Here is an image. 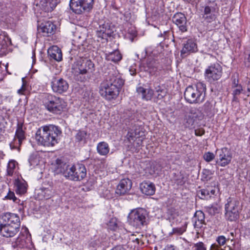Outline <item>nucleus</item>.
I'll use <instances>...</instances> for the list:
<instances>
[{"mask_svg": "<svg viewBox=\"0 0 250 250\" xmlns=\"http://www.w3.org/2000/svg\"><path fill=\"white\" fill-rule=\"evenodd\" d=\"M17 165V163L14 160H10L9 162L7 168V175L9 176L13 175Z\"/></svg>", "mask_w": 250, "mask_h": 250, "instance_id": "41", "label": "nucleus"}, {"mask_svg": "<svg viewBox=\"0 0 250 250\" xmlns=\"http://www.w3.org/2000/svg\"><path fill=\"white\" fill-rule=\"evenodd\" d=\"M138 242H139V243L138 244V247L142 246L144 244V242L139 238Z\"/></svg>", "mask_w": 250, "mask_h": 250, "instance_id": "64", "label": "nucleus"}, {"mask_svg": "<svg viewBox=\"0 0 250 250\" xmlns=\"http://www.w3.org/2000/svg\"><path fill=\"white\" fill-rule=\"evenodd\" d=\"M145 133L142 126L141 122L131 120L130 126L126 135L128 141L135 147L142 146Z\"/></svg>", "mask_w": 250, "mask_h": 250, "instance_id": "3", "label": "nucleus"}, {"mask_svg": "<svg viewBox=\"0 0 250 250\" xmlns=\"http://www.w3.org/2000/svg\"><path fill=\"white\" fill-rule=\"evenodd\" d=\"M5 198L7 199L12 200L14 202H17V201L18 200V199L16 197L14 193L11 191H9Z\"/></svg>", "mask_w": 250, "mask_h": 250, "instance_id": "50", "label": "nucleus"}, {"mask_svg": "<svg viewBox=\"0 0 250 250\" xmlns=\"http://www.w3.org/2000/svg\"><path fill=\"white\" fill-rule=\"evenodd\" d=\"M69 165L60 159H57L56 161L55 170L57 173H64Z\"/></svg>", "mask_w": 250, "mask_h": 250, "instance_id": "31", "label": "nucleus"}, {"mask_svg": "<svg viewBox=\"0 0 250 250\" xmlns=\"http://www.w3.org/2000/svg\"><path fill=\"white\" fill-rule=\"evenodd\" d=\"M211 9L209 6H206L204 8L203 16H206L207 15H209V14H211Z\"/></svg>", "mask_w": 250, "mask_h": 250, "instance_id": "58", "label": "nucleus"}, {"mask_svg": "<svg viewBox=\"0 0 250 250\" xmlns=\"http://www.w3.org/2000/svg\"><path fill=\"white\" fill-rule=\"evenodd\" d=\"M48 55L51 59L58 62L62 60V53L61 50L57 46L50 47L47 51Z\"/></svg>", "mask_w": 250, "mask_h": 250, "instance_id": "25", "label": "nucleus"}, {"mask_svg": "<svg viewBox=\"0 0 250 250\" xmlns=\"http://www.w3.org/2000/svg\"><path fill=\"white\" fill-rule=\"evenodd\" d=\"M97 36L98 38L107 40V38L110 36V33L109 30H106L103 27L100 30L97 31Z\"/></svg>", "mask_w": 250, "mask_h": 250, "instance_id": "39", "label": "nucleus"}, {"mask_svg": "<svg viewBox=\"0 0 250 250\" xmlns=\"http://www.w3.org/2000/svg\"><path fill=\"white\" fill-rule=\"evenodd\" d=\"M239 202L236 199L229 198L227 200V203L225 204V217L230 221H233L237 220L239 214Z\"/></svg>", "mask_w": 250, "mask_h": 250, "instance_id": "6", "label": "nucleus"}, {"mask_svg": "<svg viewBox=\"0 0 250 250\" xmlns=\"http://www.w3.org/2000/svg\"><path fill=\"white\" fill-rule=\"evenodd\" d=\"M215 189L212 187L204 188L198 192V196L202 199L208 200L215 194Z\"/></svg>", "mask_w": 250, "mask_h": 250, "instance_id": "26", "label": "nucleus"}, {"mask_svg": "<svg viewBox=\"0 0 250 250\" xmlns=\"http://www.w3.org/2000/svg\"><path fill=\"white\" fill-rule=\"evenodd\" d=\"M1 20L3 22H6V23H9L10 21V19L9 17H6L4 19H2Z\"/></svg>", "mask_w": 250, "mask_h": 250, "instance_id": "63", "label": "nucleus"}, {"mask_svg": "<svg viewBox=\"0 0 250 250\" xmlns=\"http://www.w3.org/2000/svg\"><path fill=\"white\" fill-rule=\"evenodd\" d=\"M203 17L208 22H211L215 19V16L212 14L207 15L206 16H203Z\"/></svg>", "mask_w": 250, "mask_h": 250, "instance_id": "52", "label": "nucleus"}, {"mask_svg": "<svg viewBox=\"0 0 250 250\" xmlns=\"http://www.w3.org/2000/svg\"><path fill=\"white\" fill-rule=\"evenodd\" d=\"M25 128L23 124L19 122L13 140L10 143V146L12 149H19L22 141L25 139Z\"/></svg>", "mask_w": 250, "mask_h": 250, "instance_id": "11", "label": "nucleus"}, {"mask_svg": "<svg viewBox=\"0 0 250 250\" xmlns=\"http://www.w3.org/2000/svg\"><path fill=\"white\" fill-rule=\"evenodd\" d=\"M206 91V85L203 83H198L194 85L187 87L184 93V97L189 104H200L205 100Z\"/></svg>", "mask_w": 250, "mask_h": 250, "instance_id": "2", "label": "nucleus"}, {"mask_svg": "<svg viewBox=\"0 0 250 250\" xmlns=\"http://www.w3.org/2000/svg\"><path fill=\"white\" fill-rule=\"evenodd\" d=\"M51 87L54 92L62 94L67 91L69 85L67 82L63 79L53 78L51 82Z\"/></svg>", "mask_w": 250, "mask_h": 250, "instance_id": "12", "label": "nucleus"}, {"mask_svg": "<svg viewBox=\"0 0 250 250\" xmlns=\"http://www.w3.org/2000/svg\"><path fill=\"white\" fill-rule=\"evenodd\" d=\"M212 106L208 102H206L204 104L205 110L207 113H208L210 112Z\"/></svg>", "mask_w": 250, "mask_h": 250, "instance_id": "55", "label": "nucleus"}, {"mask_svg": "<svg viewBox=\"0 0 250 250\" xmlns=\"http://www.w3.org/2000/svg\"><path fill=\"white\" fill-rule=\"evenodd\" d=\"M242 87L241 85L234 83L232 87V95H233V101L237 100V96L239 95L242 91Z\"/></svg>", "mask_w": 250, "mask_h": 250, "instance_id": "38", "label": "nucleus"}, {"mask_svg": "<svg viewBox=\"0 0 250 250\" xmlns=\"http://www.w3.org/2000/svg\"><path fill=\"white\" fill-rule=\"evenodd\" d=\"M142 192L147 195H152L154 194L155 187L154 185L150 182H143L140 186Z\"/></svg>", "mask_w": 250, "mask_h": 250, "instance_id": "24", "label": "nucleus"}, {"mask_svg": "<svg viewBox=\"0 0 250 250\" xmlns=\"http://www.w3.org/2000/svg\"><path fill=\"white\" fill-rule=\"evenodd\" d=\"M104 82H107L108 83L111 85L116 86L119 89L124 83V81L122 78L118 71L113 69L112 71L109 73L108 77L106 81Z\"/></svg>", "mask_w": 250, "mask_h": 250, "instance_id": "15", "label": "nucleus"}, {"mask_svg": "<svg viewBox=\"0 0 250 250\" xmlns=\"http://www.w3.org/2000/svg\"><path fill=\"white\" fill-rule=\"evenodd\" d=\"M26 90L25 84L23 83L21 87L18 90V93L20 95L24 94V92Z\"/></svg>", "mask_w": 250, "mask_h": 250, "instance_id": "56", "label": "nucleus"}, {"mask_svg": "<svg viewBox=\"0 0 250 250\" xmlns=\"http://www.w3.org/2000/svg\"><path fill=\"white\" fill-rule=\"evenodd\" d=\"M39 31L44 34V36H49L55 34L56 31V26L50 21L41 23L38 27Z\"/></svg>", "mask_w": 250, "mask_h": 250, "instance_id": "19", "label": "nucleus"}, {"mask_svg": "<svg viewBox=\"0 0 250 250\" xmlns=\"http://www.w3.org/2000/svg\"><path fill=\"white\" fill-rule=\"evenodd\" d=\"M166 94L167 90L163 85H158L155 87L153 95L158 99H163L166 95Z\"/></svg>", "mask_w": 250, "mask_h": 250, "instance_id": "34", "label": "nucleus"}, {"mask_svg": "<svg viewBox=\"0 0 250 250\" xmlns=\"http://www.w3.org/2000/svg\"><path fill=\"white\" fill-rule=\"evenodd\" d=\"M195 248L194 250H206V248L205 247V245L202 242H198L195 244L194 245Z\"/></svg>", "mask_w": 250, "mask_h": 250, "instance_id": "51", "label": "nucleus"}, {"mask_svg": "<svg viewBox=\"0 0 250 250\" xmlns=\"http://www.w3.org/2000/svg\"><path fill=\"white\" fill-rule=\"evenodd\" d=\"M172 21L182 32L187 31V21L185 15L182 13H177L172 17Z\"/></svg>", "mask_w": 250, "mask_h": 250, "instance_id": "17", "label": "nucleus"}, {"mask_svg": "<svg viewBox=\"0 0 250 250\" xmlns=\"http://www.w3.org/2000/svg\"><path fill=\"white\" fill-rule=\"evenodd\" d=\"M20 229L15 226L11 227L9 225L0 224V234L6 238L15 236L19 231Z\"/></svg>", "mask_w": 250, "mask_h": 250, "instance_id": "18", "label": "nucleus"}, {"mask_svg": "<svg viewBox=\"0 0 250 250\" xmlns=\"http://www.w3.org/2000/svg\"><path fill=\"white\" fill-rule=\"evenodd\" d=\"M44 104L48 111L55 114H60L66 106L63 99L52 94L46 96Z\"/></svg>", "mask_w": 250, "mask_h": 250, "instance_id": "4", "label": "nucleus"}, {"mask_svg": "<svg viewBox=\"0 0 250 250\" xmlns=\"http://www.w3.org/2000/svg\"><path fill=\"white\" fill-rule=\"evenodd\" d=\"M109 146L106 142H102L97 144V150L98 153L101 155H106L109 153Z\"/></svg>", "mask_w": 250, "mask_h": 250, "instance_id": "32", "label": "nucleus"}, {"mask_svg": "<svg viewBox=\"0 0 250 250\" xmlns=\"http://www.w3.org/2000/svg\"><path fill=\"white\" fill-rule=\"evenodd\" d=\"M214 171L208 169H203L202 172V180L204 181H208L212 178Z\"/></svg>", "mask_w": 250, "mask_h": 250, "instance_id": "37", "label": "nucleus"}, {"mask_svg": "<svg viewBox=\"0 0 250 250\" xmlns=\"http://www.w3.org/2000/svg\"><path fill=\"white\" fill-rule=\"evenodd\" d=\"M116 222V219L112 218L107 224L109 229L111 230H115L117 228V223Z\"/></svg>", "mask_w": 250, "mask_h": 250, "instance_id": "49", "label": "nucleus"}, {"mask_svg": "<svg viewBox=\"0 0 250 250\" xmlns=\"http://www.w3.org/2000/svg\"><path fill=\"white\" fill-rule=\"evenodd\" d=\"M148 214L146 209L137 208L132 210L128 215V221L132 226L141 228L146 225Z\"/></svg>", "mask_w": 250, "mask_h": 250, "instance_id": "5", "label": "nucleus"}, {"mask_svg": "<svg viewBox=\"0 0 250 250\" xmlns=\"http://www.w3.org/2000/svg\"><path fill=\"white\" fill-rule=\"evenodd\" d=\"M76 169L74 166H69L63 175L71 180L78 181V176L77 172H76Z\"/></svg>", "mask_w": 250, "mask_h": 250, "instance_id": "30", "label": "nucleus"}, {"mask_svg": "<svg viewBox=\"0 0 250 250\" xmlns=\"http://www.w3.org/2000/svg\"><path fill=\"white\" fill-rule=\"evenodd\" d=\"M182 45L183 48L181 50V56L183 58L198 51L197 45L192 39H188L184 41Z\"/></svg>", "mask_w": 250, "mask_h": 250, "instance_id": "13", "label": "nucleus"}, {"mask_svg": "<svg viewBox=\"0 0 250 250\" xmlns=\"http://www.w3.org/2000/svg\"><path fill=\"white\" fill-rule=\"evenodd\" d=\"M69 6L72 11L77 14L78 10V0H70Z\"/></svg>", "mask_w": 250, "mask_h": 250, "instance_id": "43", "label": "nucleus"}, {"mask_svg": "<svg viewBox=\"0 0 250 250\" xmlns=\"http://www.w3.org/2000/svg\"><path fill=\"white\" fill-rule=\"evenodd\" d=\"M195 228L200 229L205 224V214L202 211H197L192 219Z\"/></svg>", "mask_w": 250, "mask_h": 250, "instance_id": "23", "label": "nucleus"}, {"mask_svg": "<svg viewBox=\"0 0 250 250\" xmlns=\"http://www.w3.org/2000/svg\"><path fill=\"white\" fill-rule=\"evenodd\" d=\"M205 133V131L202 129H196L195 130V134L196 136H201Z\"/></svg>", "mask_w": 250, "mask_h": 250, "instance_id": "59", "label": "nucleus"}, {"mask_svg": "<svg viewBox=\"0 0 250 250\" xmlns=\"http://www.w3.org/2000/svg\"><path fill=\"white\" fill-rule=\"evenodd\" d=\"M99 93L103 97L110 101L117 98L119 94V89L104 81L100 84Z\"/></svg>", "mask_w": 250, "mask_h": 250, "instance_id": "8", "label": "nucleus"}, {"mask_svg": "<svg viewBox=\"0 0 250 250\" xmlns=\"http://www.w3.org/2000/svg\"><path fill=\"white\" fill-rule=\"evenodd\" d=\"M186 226L173 228L171 234L181 235L186 230Z\"/></svg>", "mask_w": 250, "mask_h": 250, "instance_id": "44", "label": "nucleus"}, {"mask_svg": "<svg viewBox=\"0 0 250 250\" xmlns=\"http://www.w3.org/2000/svg\"><path fill=\"white\" fill-rule=\"evenodd\" d=\"M2 223L0 224L9 225L11 227L15 226L20 229L21 223L19 216L15 213L7 212L2 216Z\"/></svg>", "mask_w": 250, "mask_h": 250, "instance_id": "14", "label": "nucleus"}, {"mask_svg": "<svg viewBox=\"0 0 250 250\" xmlns=\"http://www.w3.org/2000/svg\"><path fill=\"white\" fill-rule=\"evenodd\" d=\"M93 0H79V13L89 12L93 6Z\"/></svg>", "mask_w": 250, "mask_h": 250, "instance_id": "27", "label": "nucleus"}, {"mask_svg": "<svg viewBox=\"0 0 250 250\" xmlns=\"http://www.w3.org/2000/svg\"><path fill=\"white\" fill-rule=\"evenodd\" d=\"M208 208L210 213L213 214L218 213L221 209L220 207L217 204L211 205L210 207H208Z\"/></svg>", "mask_w": 250, "mask_h": 250, "instance_id": "45", "label": "nucleus"}, {"mask_svg": "<svg viewBox=\"0 0 250 250\" xmlns=\"http://www.w3.org/2000/svg\"><path fill=\"white\" fill-rule=\"evenodd\" d=\"M111 250H125V249L122 246H117Z\"/></svg>", "mask_w": 250, "mask_h": 250, "instance_id": "62", "label": "nucleus"}, {"mask_svg": "<svg viewBox=\"0 0 250 250\" xmlns=\"http://www.w3.org/2000/svg\"><path fill=\"white\" fill-rule=\"evenodd\" d=\"M139 241V238L136 237V235L134 234H131L129 236V243L133 242L134 244V247H138V244L139 242H138Z\"/></svg>", "mask_w": 250, "mask_h": 250, "instance_id": "46", "label": "nucleus"}, {"mask_svg": "<svg viewBox=\"0 0 250 250\" xmlns=\"http://www.w3.org/2000/svg\"><path fill=\"white\" fill-rule=\"evenodd\" d=\"M203 158L206 162H209L214 159L215 155L213 153L208 152L204 154Z\"/></svg>", "mask_w": 250, "mask_h": 250, "instance_id": "47", "label": "nucleus"}, {"mask_svg": "<svg viewBox=\"0 0 250 250\" xmlns=\"http://www.w3.org/2000/svg\"><path fill=\"white\" fill-rule=\"evenodd\" d=\"M14 185L17 193L22 194L26 191L27 184L23 179L17 178L15 180Z\"/></svg>", "mask_w": 250, "mask_h": 250, "instance_id": "29", "label": "nucleus"}, {"mask_svg": "<svg viewBox=\"0 0 250 250\" xmlns=\"http://www.w3.org/2000/svg\"><path fill=\"white\" fill-rule=\"evenodd\" d=\"M62 132L54 125H49L41 126L37 131L35 139L39 145L44 146H53L58 144L59 135Z\"/></svg>", "mask_w": 250, "mask_h": 250, "instance_id": "1", "label": "nucleus"}, {"mask_svg": "<svg viewBox=\"0 0 250 250\" xmlns=\"http://www.w3.org/2000/svg\"><path fill=\"white\" fill-rule=\"evenodd\" d=\"M57 3V0H41L38 5L42 10L49 12L53 10Z\"/></svg>", "mask_w": 250, "mask_h": 250, "instance_id": "22", "label": "nucleus"}, {"mask_svg": "<svg viewBox=\"0 0 250 250\" xmlns=\"http://www.w3.org/2000/svg\"><path fill=\"white\" fill-rule=\"evenodd\" d=\"M28 162L30 165L34 167L39 164V157L37 154H31L28 159Z\"/></svg>", "mask_w": 250, "mask_h": 250, "instance_id": "40", "label": "nucleus"}, {"mask_svg": "<svg viewBox=\"0 0 250 250\" xmlns=\"http://www.w3.org/2000/svg\"><path fill=\"white\" fill-rule=\"evenodd\" d=\"M41 194L46 199H48L51 197L53 194V189L51 188H42L41 190Z\"/></svg>", "mask_w": 250, "mask_h": 250, "instance_id": "42", "label": "nucleus"}, {"mask_svg": "<svg viewBox=\"0 0 250 250\" xmlns=\"http://www.w3.org/2000/svg\"><path fill=\"white\" fill-rule=\"evenodd\" d=\"M223 69L221 65L218 62L211 64L205 70L204 76L207 82L213 83L222 77Z\"/></svg>", "mask_w": 250, "mask_h": 250, "instance_id": "7", "label": "nucleus"}, {"mask_svg": "<svg viewBox=\"0 0 250 250\" xmlns=\"http://www.w3.org/2000/svg\"><path fill=\"white\" fill-rule=\"evenodd\" d=\"M218 244H213L211 245L210 250H224L221 246L224 245L226 242V239L224 236H220L217 238Z\"/></svg>", "mask_w": 250, "mask_h": 250, "instance_id": "36", "label": "nucleus"}, {"mask_svg": "<svg viewBox=\"0 0 250 250\" xmlns=\"http://www.w3.org/2000/svg\"><path fill=\"white\" fill-rule=\"evenodd\" d=\"M128 33L130 34V36L128 37L129 40L131 42H133L134 38L137 36L136 31L134 29H131L130 30H129Z\"/></svg>", "mask_w": 250, "mask_h": 250, "instance_id": "53", "label": "nucleus"}, {"mask_svg": "<svg viewBox=\"0 0 250 250\" xmlns=\"http://www.w3.org/2000/svg\"><path fill=\"white\" fill-rule=\"evenodd\" d=\"M145 70L151 75H157L161 67L158 62L153 59L148 58L144 63Z\"/></svg>", "mask_w": 250, "mask_h": 250, "instance_id": "16", "label": "nucleus"}, {"mask_svg": "<svg viewBox=\"0 0 250 250\" xmlns=\"http://www.w3.org/2000/svg\"><path fill=\"white\" fill-rule=\"evenodd\" d=\"M196 109H192L189 113H187L184 117L181 120V123L186 128H192L193 126L195 118L196 117L194 114Z\"/></svg>", "mask_w": 250, "mask_h": 250, "instance_id": "20", "label": "nucleus"}, {"mask_svg": "<svg viewBox=\"0 0 250 250\" xmlns=\"http://www.w3.org/2000/svg\"><path fill=\"white\" fill-rule=\"evenodd\" d=\"M71 72L74 76V78L77 79L78 76V72L77 70V68H72Z\"/></svg>", "mask_w": 250, "mask_h": 250, "instance_id": "60", "label": "nucleus"}, {"mask_svg": "<svg viewBox=\"0 0 250 250\" xmlns=\"http://www.w3.org/2000/svg\"><path fill=\"white\" fill-rule=\"evenodd\" d=\"M136 90L141 98L146 101L151 100L153 95V91L149 88L145 89L143 87L140 86L137 88Z\"/></svg>", "mask_w": 250, "mask_h": 250, "instance_id": "28", "label": "nucleus"}, {"mask_svg": "<svg viewBox=\"0 0 250 250\" xmlns=\"http://www.w3.org/2000/svg\"><path fill=\"white\" fill-rule=\"evenodd\" d=\"M216 155V163L222 167H225L229 165L232 158L230 150L227 147L217 149Z\"/></svg>", "mask_w": 250, "mask_h": 250, "instance_id": "10", "label": "nucleus"}, {"mask_svg": "<svg viewBox=\"0 0 250 250\" xmlns=\"http://www.w3.org/2000/svg\"><path fill=\"white\" fill-rule=\"evenodd\" d=\"M176 183L179 185H183L185 183L184 177L180 175L179 178L176 180Z\"/></svg>", "mask_w": 250, "mask_h": 250, "instance_id": "54", "label": "nucleus"}, {"mask_svg": "<svg viewBox=\"0 0 250 250\" xmlns=\"http://www.w3.org/2000/svg\"><path fill=\"white\" fill-rule=\"evenodd\" d=\"M80 175L81 179H83L86 175V170L85 167L83 164H79V175Z\"/></svg>", "mask_w": 250, "mask_h": 250, "instance_id": "48", "label": "nucleus"}, {"mask_svg": "<svg viewBox=\"0 0 250 250\" xmlns=\"http://www.w3.org/2000/svg\"><path fill=\"white\" fill-rule=\"evenodd\" d=\"M132 187V182L128 179H124L120 181L117 186L116 192L118 194L124 195L130 190Z\"/></svg>", "mask_w": 250, "mask_h": 250, "instance_id": "21", "label": "nucleus"}, {"mask_svg": "<svg viewBox=\"0 0 250 250\" xmlns=\"http://www.w3.org/2000/svg\"><path fill=\"white\" fill-rule=\"evenodd\" d=\"M106 59L108 61L117 62L122 59V55L118 50H115L112 52L105 54Z\"/></svg>", "mask_w": 250, "mask_h": 250, "instance_id": "33", "label": "nucleus"}, {"mask_svg": "<svg viewBox=\"0 0 250 250\" xmlns=\"http://www.w3.org/2000/svg\"><path fill=\"white\" fill-rule=\"evenodd\" d=\"M164 250H179V249L172 245H167L165 248L164 249Z\"/></svg>", "mask_w": 250, "mask_h": 250, "instance_id": "57", "label": "nucleus"}, {"mask_svg": "<svg viewBox=\"0 0 250 250\" xmlns=\"http://www.w3.org/2000/svg\"><path fill=\"white\" fill-rule=\"evenodd\" d=\"M11 44V39L7 33L0 30V45L4 47Z\"/></svg>", "mask_w": 250, "mask_h": 250, "instance_id": "35", "label": "nucleus"}, {"mask_svg": "<svg viewBox=\"0 0 250 250\" xmlns=\"http://www.w3.org/2000/svg\"><path fill=\"white\" fill-rule=\"evenodd\" d=\"M90 95V91L89 90H86L85 91V93L83 95V98L85 99V100L87 101L89 100V96Z\"/></svg>", "mask_w": 250, "mask_h": 250, "instance_id": "61", "label": "nucleus"}, {"mask_svg": "<svg viewBox=\"0 0 250 250\" xmlns=\"http://www.w3.org/2000/svg\"><path fill=\"white\" fill-rule=\"evenodd\" d=\"M81 63L79 66V75L85 74L83 78L81 76H79V79L82 82H84L88 80L90 77V74L94 71V64L91 60L87 58H81L79 60Z\"/></svg>", "mask_w": 250, "mask_h": 250, "instance_id": "9", "label": "nucleus"}]
</instances>
